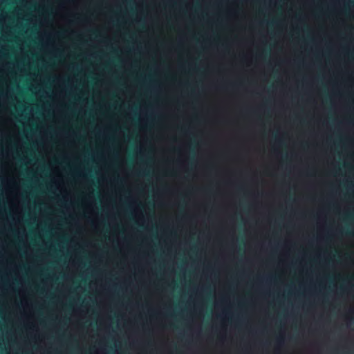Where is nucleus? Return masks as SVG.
<instances>
[{"label": "nucleus", "mask_w": 354, "mask_h": 354, "mask_svg": "<svg viewBox=\"0 0 354 354\" xmlns=\"http://www.w3.org/2000/svg\"><path fill=\"white\" fill-rule=\"evenodd\" d=\"M131 212L136 222L139 225H144L145 223V215L140 207L135 202L134 205L132 207Z\"/></svg>", "instance_id": "obj_4"}, {"label": "nucleus", "mask_w": 354, "mask_h": 354, "mask_svg": "<svg viewBox=\"0 0 354 354\" xmlns=\"http://www.w3.org/2000/svg\"><path fill=\"white\" fill-rule=\"evenodd\" d=\"M351 312H352L353 313H354V306H353V308H352L351 309Z\"/></svg>", "instance_id": "obj_25"}, {"label": "nucleus", "mask_w": 354, "mask_h": 354, "mask_svg": "<svg viewBox=\"0 0 354 354\" xmlns=\"http://www.w3.org/2000/svg\"><path fill=\"white\" fill-rule=\"evenodd\" d=\"M87 214H88V216H93L95 215H98L97 208L96 206L95 207H93L92 209H90L89 210H87L86 212Z\"/></svg>", "instance_id": "obj_10"}, {"label": "nucleus", "mask_w": 354, "mask_h": 354, "mask_svg": "<svg viewBox=\"0 0 354 354\" xmlns=\"http://www.w3.org/2000/svg\"><path fill=\"white\" fill-rule=\"evenodd\" d=\"M243 59L245 63H247L250 65V64H251L252 61V56L251 54H247L243 56Z\"/></svg>", "instance_id": "obj_12"}, {"label": "nucleus", "mask_w": 354, "mask_h": 354, "mask_svg": "<svg viewBox=\"0 0 354 354\" xmlns=\"http://www.w3.org/2000/svg\"><path fill=\"white\" fill-rule=\"evenodd\" d=\"M76 263L74 260L71 261L70 266H75Z\"/></svg>", "instance_id": "obj_21"}, {"label": "nucleus", "mask_w": 354, "mask_h": 354, "mask_svg": "<svg viewBox=\"0 0 354 354\" xmlns=\"http://www.w3.org/2000/svg\"><path fill=\"white\" fill-rule=\"evenodd\" d=\"M62 198L64 201H71V202H73L74 201V197L73 195L71 194L70 192L66 189V192H64L63 194H62Z\"/></svg>", "instance_id": "obj_7"}, {"label": "nucleus", "mask_w": 354, "mask_h": 354, "mask_svg": "<svg viewBox=\"0 0 354 354\" xmlns=\"http://www.w3.org/2000/svg\"><path fill=\"white\" fill-rule=\"evenodd\" d=\"M62 77L60 75H59V76L57 77V81H58V82H60V81H62Z\"/></svg>", "instance_id": "obj_23"}, {"label": "nucleus", "mask_w": 354, "mask_h": 354, "mask_svg": "<svg viewBox=\"0 0 354 354\" xmlns=\"http://www.w3.org/2000/svg\"><path fill=\"white\" fill-rule=\"evenodd\" d=\"M11 64L10 62H6L3 66L0 68V73H3L6 70V66Z\"/></svg>", "instance_id": "obj_18"}, {"label": "nucleus", "mask_w": 354, "mask_h": 354, "mask_svg": "<svg viewBox=\"0 0 354 354\" xmlns=\"http://www.w3.org/2000/svg\"><path fill=\"white\" fill-rule=\"evenodd\" d=\"M139 122L140 123V130L145 133L148 122L147 116L146 113H144L143 112L140 113L139 115Z\"/></svg>", "instance_id": "obj_6"}, {"label": "nucleus", "mask_w": 354, "mask_h": 354, "mask_svg": "<svg viewBox=\"0 0 354 354\" xmlns=\"http://www.w3.org/2000/svg\"><path fill=\"white\" fill-rule=\"evenodd\" d=\"M8 206L13 214V220L20 222L23 217V209L20 204L21 189L17 178L6 177L2 180Z\"/></svg>", "instance_id": "obj_1"}, {"label": "nucleus", "mask_w": 354, "mask_h": 354, "mask_svg": "<svg viewBox=\"0 0 354 354\" xmlns=\"http://www.w3.org/2000/svg\"><path fill=\"white\" fill-rule=\"evenodd\" d=\"M65 91L64 90H62L59 92V93H55V95L56 96H59V97H63L65 96Z\"/></svg>", "instance_id": "obj_16"}, {"label": "nucleus", "mask_w": 354, "mask_h": 354, "mask_svg": "<svg viewBox=\"0 0 354 354\" xmlns=\"http://www.w3.org/2000/svg\"><path fill=\"white\" fill-rule=\"evenodd\" d=\"M60 7H61L62 8H65V6H64V4H62V5L60 6Z\"/></svg>", "instance_id": "obj_26"}, {"label": "nucleus", "mask_w": 354, "mask_h": 354, "mask_svg": "<svg viewBox=\"0 0 354 354\" xmlns=\"http://www.w3.org/2000/svg\"><path fill=\"white\" fill-rule=\"evenodd\" d=\"M21 306H22L24 310L25 311V313L24 315V319L31 320V322H29V324H30L29 328L30 329L35 330V331H37L38 328H37V324L34 321V315H33V313L32 311L31 304L28 301V300L27 299L26 297H24L22 299H21Z\"/></svg>", "instance_id": "obj_2"}, {"label": "nucleus", "mask_w": 354, "mask_h": 354, "mask_svg": "<svg viewBox=\"0 0 354 354\" xmlns=\"http://www.w3.org/2000/svg\"><path fill=\"white\" fill-rule=\"evenodd\" d=\"M51 35H52L51 33H49V34H48V35H46L45 37H42L41 39H42V40L44 41V45H45V46H50H50H52L55 47L54 44H53V43H50V41H49V38H50V37L51 36Z\"/></svg>", "instance_id": "obj_9"}, {"label": "nucleus", "mask_w": 354, "mask_h": 354, "mask_svg": "<svg viewBox=\"0 0 354 354\" xmlns=\"http://www.w3.org/2000/svg\"><path fill=\"white\" fill-rule=\"evenodd\" d=\"M99 183L101 185H104L105 183H106V179L104 177H100L99 178Z\"/></svg>", "instance_id": "obj_17"}, {"label": "nucleus", "mask_w": 354, "mask_h": 354, "mask_svg": "<svg viewBox=\"0 0 354 354\" xmlns=\"http://www.w3.org/2000/svg\"><path fill=\"white\" fill-rule=\"evenodd\" d=\"M94 354H106L105 348H97L95 350Z\"/></svg>", "instance_id": "obj_13"}, {"label": "nucleus", "mask_w": 354, "mask_h": 354, "mask_svg": "<svg viewBox=\"0 0 354 354\" xmlns=\"http://www.w3.org/2000/svg\"><path fill=\"white\" fill-rule=\"evenodd\" d=\"M53 173L55 174V177L53 178V182L57 189L59 190L61 194L66 192V187L64 185L63 176L59 167H55L53 169Z\"/></svg>", "instance_id": "obj_3"}, {"label": "nucleus", "mask_w": 354, "mask_h": 354, "mask_svg": "<svg viewBox=\"0 0 354 354\" xmlns=\"http://www.w3.org/2000/svg\"><path fill=\"white\" fill-rule=\"evenodd\" d=\"M82 204L84 207L85 212L96 206L95 201L93 195H91L87 199L83 200Z\"/></svg>", "instance_id": "obj_5"}, {"label": "nucleus", "mask_w": 354, "mask_h": 354, "mask_svg": "<svg viewBox=\"0 0 354 354\" xmlns=\"http://www.w3.org/2000/svg\"><path fill=\"white\" fill-rule=\"evenodd\" d=\"M88 221L93 226L97 227L98 224V215L88 216Z\"/></svg>", "instance_id": "obj_8"}, {"label": "nucleus", "mask_w": 354, "mask_h": 354, "mask_svg": "<svg viewBox=\"0 0 354 354\" xmlns=\"http://www.w3.org/2000/svg\"><path fill=\"white\" fill-rule=\"evenodd\" d=\"M72 4H73V6L74 7L77 8V4H78V1H72Z\"/></svg>", "instance_id": "obj_20"}, {"label": "nucleus", "mask_w": 354, "mask_h": 354, "mask_svg": "<svg viewBox=\"0 0 354 354\" xmlns=\"http://www.w3.org/2000/svg\"><path fill=\"white\" fill-rule=\"evenodd\" d=\"M19 294L21 299H22L24 297H26V292L24 289H20L19 290Z\"/></svg>", "instance_id": "obj_14"}, {"label": "nucleus", "mask_w": 354, "mask_h": 354, "mask_svg": "<svg viewBox=\"0 0 354 354\" xmlns=\"http://www.w3.org/2000/svg\"><path fill=\"white\" fill-rule=\"evenodd\" d=\"M230 15H231V17H232V18H234V19H237V18H238V12H237V10H234L232 11V12H230Z\"/></svg>", "instance_id": "obj_15"}, {"label": "nucleus", "mask_w": 354, "mask_h": 354, "mask_svg": "<svg viewBox=\"0 0 354 354\" xmlns=\"http://www.w3.org/2000/svg\"><path fill=\"white\" fill-rule=\"evenodd\" d=\"M79 176L81 177V176H84V173L83 171H82L81 172H80L79 174Z\"/></svg>", "instance_id": "obj_22"}, {"label": "nucleus", "mask_w": 354, "mask_h": 354, "mask_svg": "<svg viewBox=\"0 0 354 354\" xmlns=\"http://www.w3.org/2000/svg\"><path fill=\"white\" fill-rule=\"evenodd\" d=\"M73 315L77 317H82V310L80 308H74L73 310Z\"/></svg>", "instance_id": "obj_11"}, {"label": "nucleus", "mask_w": 354, "mask_h": 354, "mask_svg": "<svg viewBox=\"0 0 354 354\" xmlns=\"http://www.w3.org/2000/svg\"><path fill=\"white\" fill-rule=\"evenodd\" d=\"M73 134H74V133H71V132H69L68 134V137H71Z\"/></svg>", "instance_id": "obj_24"}, {"label": "nucleus", "mask_w": 354, "mask_h": 354, "mask_svg": "<svg viewBox=\"0 0 354 354\" xmlns=\"http://www.w3.org/2000/svg\"><path fill=\"white\" fill-rule=\"evenodd\" d=\"M318 223H319V225L320 226H322V227H325V220H324V221H322V222H321V221H319Z\"/></svg>", "instance_id": "obj_19"}]
</instances>
